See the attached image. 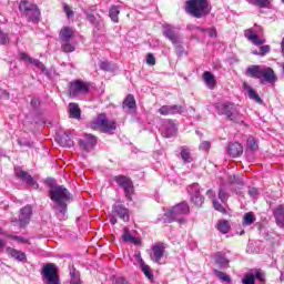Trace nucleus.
Returning <instances> with one entry per match:
<instances>
[{"mask_svg": "<svg viewBox=\"0 0 284 284\" xmlns=\"http://www.w3.org/2000/svg\"><path fill=\"white\" fill-rule=\"evenodd\" d=\"M49 199L53 202L52 210L55 212V216L59 221L65 220L68 214V201L70 200V191L63 185L52 186L49 190Z\"/></svg>", "mask_w": 284, "mask_h": 284, "instance_id": "nucleus-1", "label": "nucleus"}, {"mask_svg": "<svg viewBox=\"0 0 284 284\" xmlns=\"http://www.w3.org/2000/svg\"><path fill=\"white\" fill-rule=\"evenodd\" d=\"M185 10L195 19H203V17H207V14H210L207 0H187Z\"/></svg>", "mask_w": 284, "mask_h": 284, "instance_id": "nucleus-2", "label": "nucleus"}, {"mask_svg": "<svg viewBox=\"0 0 284 284\" xmlns=\"http://www.w3.org/2000/svg\"><path fill=\"white\" fill-rule=\"evenodd\" d=\"M219 114H224L229 121H233L234 123H240L242 115L241 111L239 110V105L225 102L217 106Z\"/></svg>", "mask_w": 284, "mask_h": 284, "instance_id": "nucleus-3", "label": "nucleus"}, {"mask_svg": "<svg viewBox=\"0 0 284 284\" xmlns=\"http://www.w3.org/2000/svg\"><path fill=\"white\" fill-rule=\"evenodd\" d=\"M184 214H190V204H187V202L176 204L165 213V216L170 219V221H178V223L183 224L185 223V217L180 216Z\"/></svg>", "mask_w": 284, "mask_h": 284, "instance_id": "nucleus-4", "label": "nucleus"}, {"mask_svg": "<svg viewBox=\"0 0 284 284\" xmlns=\"http://www.w3.org/2000/svg\"><path fill=\"white\" fill-rule=\"evenodd\" d=\"M19 10L22 14H24V17L29 19V21H32L33 23H37V21H39V17H41L39 7L30 1H21Z\"/></svg>", "mask_w": 284, "mask_h": 284, "instance_id": "nucleus-5", "label": "nucleus"}, {"mask_svg": "<svg viewBox=\"0 0 284 284\" xmlns=\"http://www.w3.org/2000/svg\"><path fill=\"white\" fill-rule=\"evenodd\" d=\"M90 128L92 130H101L103 132H112V130H116V122L109 121L105 118V114H100L90 123Z\"/></svg>", "mask_w": 284, "mask_h": 284, "instance_id": "nucleus-6", "label": "nucleus"}, {"mask_svg": "<svg viewBox=\"0 0 284 284\" xmlns=\"http://www.w3.org/2000/svg\"><path fill=\"white\" fill-rule=\"evenodd\" d=\"M115 216H119L124 223H128V221H130V210L123 204L115 203L112 206V214L109 215V221L112 225H116L118 223Z\"/></svg>", "mask_w": 284, "mask_h": 284, "instance_id": "nucleus-7", "label": "nucleus"}, {"mask_svg": "<svg viewBox=\"0 0 284 284\" xmlns=\"http://www.w3.org/2000/svg\"><path fill=\"white\" fill-rule=\"evenodd\" d=\"M74 38V31L70 27H64L60 31L61 48L64 52H74V45L70 43Z\"/></svg>", "mask_w": 284, "mask_h": 284, "instance_id": "nucleus-8", "label": "nucleus"}, {"mask_svg": "<svg viewBox=\"0 0 284 284\" xmlns=\"http://www.w3.org/2000/svg\"><path fill=\"white\" fill-rule=\"evenodd\" d=\"M90 82L83 80H74L69 83V97H79V94H88L90 92Z\"/></svg>", "mask_w": 284, "mask_h": 284, "instance_id": "nucleus-9", "label": "nucleus"}, {"mask_svg": "<svg viewBox=\"0 0 284 284\" xmlns=\"http://www.w3.org/2000/svg\"><path fill=\"white\" fill-rule=\"evenodd\" d=\"M187 192L191 196V202L195 207H202L203 203H205V197L201 194V185H199V183H193L187 186Z\"/></svg>", "mask_w": 284, "mask_h": 284, "instance_id": "nucleus-10", "label": "nucleus"}, {"mask_svg": "<svg viewBox=\"0 0 284 284\" xmlns=\"http://www.w3.org/2000/svg\"><path fill=\"white\" fill-rule=\"evenodd\" d=\"M115 183L124 191L128 201H132V194L134 193V186L132 180L124 175H118L114 178Z\"/></svg>", "mask_w": 284, "mask_h": 284, "instance_id": "nucleus-11", "label": "nucleus"}, {"mask_svg": "<svg viewBox=\"0 0 284 284\" xmlns=\"http://www.w3.org/2000/svg\"><path fill=\"white\" fill-rule=\"evenodd\" d=\"M42 275L45 284H60L57 266L54 264H45L42 268Z\"/></svg>", "mask_w": 284, "mask_h": 284, "instance_id": "nucleus-12", "label": "nucleus"}, {"mask_svg": "<svg viewBox=\"0 0 284 284\" xmlns=\"http://www.w3.org/2000/svg\"><path fill=\"white\" fill-rule=\"evenodd\" d=\"M258 34H263V28L255 24V29H247L244 32V36L253 45H263L265 43V39L258 38Z\"/></svg>", "mask_w": 284, "mask_h": 284, "instance_id": "nucleus-13", "label": "nucleus"}, {"mask_svg": "<svg viewBox=\"0 0 284 284\" xmlns=\"http://www.w3.org/2000/svg\"><path fill=\"white\" fill-rule=\"evenodd\" d=\"M185 112V106L184 105H179V104H172V105H162L159 109V114L162 116H170L174 114H183Z\"/></svg>", "mask_w": 284, "mask_h": 284, "instance_id": "nucleus-14", "label": "nucleus"}, {"mask_svg": "<svg viewBox=\"0 0 284 284\" xmlns=\"http://www.w3.org/2000/svg\"><path fill=\"white\" fill-rule=\"evenodd\" d=\"M163 34L173 43V45H179V43H181V36H179L176 28L166 24L163 27Z\"/></svg>", "mask_w": 284, "mask_h": 284, "instance_id": "nucleus-15", "label": "nucleus"}, {"mask_svg": "<svg viewBox=\"0 0 284 284\" xmlns=\"http://www.w3.org/2000/svg\"><path fill=\"white\" fill-rule=\"evenodd\" d=\"M79 145L84 152H90V150H93L94 145H97V136L84 134L83 138L79 140Z\"/></svg>", "mask_w": 284, "mask_h": 284, "instance_id": "nucleus-16", "label": "nucleus"}, {"mask_svg": "<svg viewBox=\"0 0 284 284\" xmlns=\"http://www.w3.org/2000/svg\"><path fill=\"white\" fill-rule=\"evenodd\" d=\"M152 252L153 253L150 255L151 261H153V263H161V258H163L165 254V245L159 242L152 247Z\"/></svg>", "mask_w": 284, "mask_h": 284, "instance_id": "nucleus-17", "label": "nucleus"}, {"mask_svg": "<svg viewBox=\"0 0 284 284\" xmlns=\"http://www.w3.org/2000/svg\"><path fill=\"white\" fill-rule=\"evenodd\" d=\"M30 219H32V206L26 205L20 210V215H19L20 227H26V225L30 223Z\"/></svg>", "mask_w": 284, "mask_h": 284, "instance_id": "nucleus-18", "label": "nucleus"}, {"mask_svg": "<svg viewBox=\"0 0 284 284\" xmlns=\"http://www.w3.org/2000/svg\"><path fill=\"white\" fill-rule=\"evenodd\" d=\"M19 57L22 61H27V63H31V65H34L36 68H38V70H40L42 74H48V69H45V64H43V62L37 59H32L30 55L23 52L20 53Z\"/></svg>", "mask_w": 284, "mask_h": 284, "instance_id": "nucleus-19", "label": "nucleus"}, {"mask_svg": "<svg viewBox=\"0 0 284 284\" xmlns=\"http://www.w3.org/2000/svg\"><path fill=\"white\" fill-rule=\"evenodd\" d=\"M226 154L232 156V159H236L243 154V145L239 142H231L227 145Z\"/></svg>", "mask_w": 284, "mask_h": 284, "instance_id": "nucleus-20", "label": "nucleus"}, {"mask_svg": "<svg viewBox=\"0 0 284 284\" xmlns=\"http://www.w3.org/2000/svg\"><path fill=\"white\" fill-rule=\"evenodd\" d=\"M174 134H176V124H174L172 120H168L163 124L162 136H164V139H172Z\"/></svg>", "mask_w": 284, "mask_h": 284, "instance_id": "nucleus-21", "label": "nucleus"}, {"mask_svg": "<svg viewBox=\"0 0 284 284\" xmlns=\"http://www.w3.org/2000/svg\"><path fill=\"white\" fill-rule=\"evenodd\" d=\"M16 176L18 179H21L24 183H27V185H32L33 187H39V184H37V182H34V179L32 178V175H30L26 171H22V170L16 171Z\"/></svg>", "mask_w": 284, "mask_h": 284, "instance_id": "nucleus-22", "label": "nucleus"}, {"mask_svg": "<svg viewBox=\"0 0 284 284\" xmlns=\"http://www.w3.org/2000/svg\"><path fill=\"white\" fill-rule=\"evenodd\" d=\"M246 77L251 79H263V69H261V65H250L246 69Z\"/></svg>", "mask_w": 284, "mask_h": 284, "instance_id": "nucleus-23", "label": "nucleus"}, {"mask_svg": "<svg viewBox=\"0 0 284 284\" xmlns=\"http://www.w3.org/2000/svg\"><path fill=\"white\" fill-rule=\"evenodd\" d=\"M7 254H9V256H11V258H14L19 263H22L23 261H27V258H28L26 256L24 252H21L17 248H12V247H7Z\"/></svg>", "mask_w": 284, "mask_h": 284, "instance_id": "nucleus-24", "label": "nucleus"}, {"mask_svg": "<svg viewBox=\"0 0 284 284\" xmlns=\"http://www.w3.org/2000/svg\"><path fill=\"white\" fill-rule=\"evenodd\" d=\"M203 81L210 90H214V88H216V77H214L212 72L205 71L203 73Z\"/></svg>", "mask_w": 284, "mask_h": 284, "instance_id": "nucleus-25", "label": "nucleus"}, {"mask_svg": "<svg viewBox=\"0 0 284 284\" xmlns=\"http://www.w3.org/2000/svg\"><path fill=\"white\" fill-rule=\"evenodd\" d=\"M57 141L62 148H72L74 145V141L68 133H63L62 135L58 136Z\"/></svg>", "mask_w": 284, "mask_h": 284, "instance_id": "nucleus-26", "label": "nucleus"}, {"mask_svg": "<svg viewBox=\"0 0 284 284\" xmlns=\"http://www.w3.org/2000/svg\"><path fill=\"white\" fill-rule=\"evenodd\" d=\"M262 79H264L266 83H275L277 78L272 68H266L262 70Z\"/></svg>", "mask_w": 284, "mask_h": 284, "instance_id": "nucleus-27", "label": "nucleus"}, {"mask_svg": "<svg viewBox=\"0 0 284 284\" xmlns=\"http://www.w3.org/2000/svg\"><path fill=\"white\" fill-rule=\"evenodd\" d=\"M276 223L280 227H284V206L278 205L274 211Z\"/></svg>", "mask_w": 284, "mask_h": 284, "instance_id": "nucleus-28", "label": "nucleus"}, {"mask_svg": "<svg viewBox=\"0 0 284 284\" xmlns=\"http://www.w3.org/2000/svg\"><path fill=\"white\" fill-rule=\"evenodd\" d=\"M69 113L71 119H81V109L77 103L69 104Z\"/></svg>", "mask_w": 284, "mask_h": 284, "instance_id": "nucleus-29", "label": "nucleus"}, {"mask_svg": "<svg viewBox=\"0 0 284 284\" xmlns=\"http://www.w3.org/2000/svg\"><path fill=\"white\" fill-rule=\"evenodd\" d=\"M122 108H128V110H135L136 100L134 99V95L128 94L123 101Z\"/></svg>", "mask_w": 284, "mask_h": 284, "instance_id": "nucleus-30", "label": "nucleus"}, {"mask_svg": "<svg viewBox=\"0 0 284 284\" xmlns=\"http://www.w3.org/2000/svg\"><path fill=\"white\" fill-rule=\"evenodd\" d=\"M119 14H121V10H119L118 6H112L109 10V17L113 23H119Z\"/></svg>", "mask_w": 284, "mask_h": 284, "instance_id": "nucleus-31", "label": "nucleus"}, {"mask_svg": "<svg viewBox=\"0 0 284 284\" xmlns=\"http://www.w3.org/2000/svg\"><path fill=\"white\" fill-rule=\"evenodd\" d=\"M181 159L184 161V163H192V153L190 152V149L186 146H182L181 149Z\"/></svg>", "mask_w": 284, "mask_h": 284, "instance_id": "nucleus-32", "label": "nucleus"}, {"mask_svg": "<svg viewBox=\"0 0 284 284\" xmlns=\"http://www.w3.org/2000/svg\"><path fill=\"white\" fill-rule=\"evenodd\" d=\"M87 21H89V23H91V26H93L95 30H101V22L93 13L87 12Z\"/></svg>", "mask_w": 284, "mask_h": 284, "instance_id": "nucleus-33", "label": "nucleus"}, {"mask_svg": "<svg viewBox=\"0 0 284 284\" xmlns=\"http://www.w3.org/2000/svg\"><path fill=\"white\" fill-rule=\"evenodd\" d=\"M215 263H216V265H219V267L221 270H223V267H227V264L230 262L227 261V258H225V256H223V254L216 253L215 254Z\"/></svg>", "mask_w": 284, "mask_h": 284, "instance_id": "nucleus-34", "label": "nucleus"}, {"mask_svg": "<svg viewBox=\"0 0 284 284\" xmlns=\"http://www.w3.org/2000/svg\"><path fill=\"white\" fill-rule=\"evenodd\" d=\"M245 90L247 91L250 99H252L256 103H263V99H261L258 93H256V91L252 89V87H245Z\"/></svg>", "mask_w": 284, "mask_h": 284, "instance_id": "nucleus-35", "label": "nucleus"}, {"mask_svg": "<svg viewBox=\"0 0 284 284\" xmlns=\"http://www.w3.org/2000/svg\"><path fill=\"white\" fill-rule=\"evenodd\" d=\"M248 274H253V278L260 281L261 283L265 282V272H263L261 268H254Z\"/></svg>", "mask_w": 284, "mask_h": 284, "instance_id": "nucleus-36", "label": "nucleus"}, {"mask_svg": "<svg viewBox=\"0 0 284 284\" xmlns=\"http://www.w3.org/2000/svg\"><path fill=\"white\" fill-rule=\"evenodd\" d=\"M122 239L125 243H134L135 245L139 244V240L130 233L128 229H124V233L122 235Z\"/></svg>", "mask_w": 284, "mask_h": 284, "instance_id": "nucleus-37", "label": "nucleus"}, {"mask_svg": "<svg viewBox=\"0 0 284 284\" xmlns=\"http://www.w3.org/2000/svg\"><path fill=\"white\" fill-rule=\"evenodd\" d=\"M71 283L70 284H81V274L77 268L70 270Z\"/></svg>", "mask_w": 284, "mask_h": 284, "instance_id": "nucleus-38", "label": "nucleus"}, {"mask_svg": "<svg viewBox=\"0 0 284 284\" xmlns=\"http://www.w3.org/2000/svg\"><path fill=\"white\" fill-rule=\"evenodd\" d=\"M217 230L222 234H227V232H230V222L225 220L220 221L217 223Z\"/></svg>", "mask_w": 284, "mask_h": 284, "instance_id": "nucleus-39", "label": "nucleus"}, {"mask_svg": "<svg viewBox=\"0 0 284 284\" xmlns=\"http://www.w3.org/2000/svg\"><path fill=\"white\" fill-rule=\"evenodd\" d=\"M254 221H256V217L254 216V213L248 212L244 214L243 217V225L244 226H250L254 223Z\"/></svg>", "mask_w": 284, "mask_h": 284, "instance_id": "nucleus-40", "label": "nucleus"}, {"mask_svg": "<svg viewBox=\"0 0 284 284\" xmlns=\"http://www.w3.org/2000/svg\"><path fill=\"white\" fill-rule=\"evenodd\" d=\"M213 272H214L215 276H217V278H220V281H224V283H232V278L226 273H223L219 270H213Z\"/></svg>", "mask_w": 284, "mask_h": 284, "instance_id": "nucleus-41", "label": "nucleus"}, {"mask_svg": "<svg viewBox=\"0 0 284 284\" xmlns=\"http://www.w3.org/2000/svg\"><path fill=\"white\" fill-rule=\"evenodd\" d=\"M248 3L253 6H257V8H270V0H246Z\"/></svg>", "mask_w": 284, "mask_h": 284, "instance_id": "nucleus-42", "label": "nucleus"}, {"mask_svg": "<svg viewBox=\"0 0 284 284\" xmlns=\"http://www.w3.org/2000/svg\"><path fill=\"white\" fill-rule=\"evenodd\" d=\"M140 267L143 272V274L146 276V278H149L150 281H152V278H154V274H152V271H150V265L142 262Z\"/></svg>", "mask_w": 284, "mask_h": 284, "instance_id": "nucleus-43", "label": "nucleus"}, {"mask_svg": "<svg viewBox=\"0 0 284 284\" xmlns=\"http://www.w3.org/2000/svg\"><path fill=\"white\" fill-rule=\"evenodd\" d=\"M246 148L247 150H251V152H256V150H258V144L256 143V140H254V138H248L246 140Z\"/></svg>", "mask_w": 284, "mask_h": 284, "instance_id": "nucleus-44", "label": "nucleus"}, {"mask_svg": "<svg viewBox=\"0 0 284 284\" xmlns=\"http://www.w3.org/2000/svg\"><path fill=\"white\" fill-rule=\"evenodd\" d=\"M243 284H256V281L254 278V274H246L244 278L242 280Z\"/></svg>", "mask_w": 284, "mask_h": 284, "instance_id": "nucleus-45", "label": "nucleus"}, {"mask_svg": "<svg viewBox=\"0 0 284 284\" xmlns=\"http://www.w3.org/2000/svg\"><path fill=\"white\" fill-rule=\"evenodd\" d=\"M0 43L1 45H8L10 43V38H8L7 33H3L0 29Z\"/></svg>", "mask_w": 284, "mask_h": 284, "instance_id": "nucleus-46", "label": "nucleus"}, {"mask_svg": "<svg viewBox=\"0 0 284 284\" xmlns=\"http://www.w3.org/2000/svg\"><path fill=\"white\" fill-rule=\"evenodd\" d=\"M213 207L217 212H222V214H225V209H224L223 204H220L217 200H213Z\"/></svg>", "mask_w": 284, "mask_h": 284, "instance_id": "nucleus-47", "label": "nucleus"}, {"mask_svg": "<svg viewBox=\"0 0 284 284\" xmlns=\"http://www.w3.org/2000/svg\"><path fill=\"white\" fill-rule=\"evenodd\" d=\"M219 199L222 203H227V193H225L223 187L220 189Z\"/></svg>", "mask_w": 284, "mask_h": 284, "instance_id": "nucleus-48", "label": "nucleus"}, {"mask_svg": "<svg viewBox=\"0 0 284 284\" xmlns=\"http://www.w3.org/2000/svg\"><path fill=\"white\" fill-rule=\"evenodd\" d=\"M100 69L104 72H110V70H112V65L108 61H102L100 62Z\"/></svg>", "mask_w": 284, "mask_h": 284, "instance_id": "nucleus-49", "label": "nucleus"}, {"mask_svg": "<svg viewBox=\"0 0 284 284\" xmlns=\"http://www.w3.org/2000/svg\"><path fill=\"white\" fill-rule=\"evenodd\" d=\"M271 47L268 44L262 45L260 48V57H265V54L270 53Z\"/></svg>", "mask_w": 284, "mask_h": 284, "instance_id": "nucleus-50", "label": "nucleus"}, {"mask_svg": "<svg viewBox=\"0 0 284 284\" xmlns=\"http://www.w3.org/2000/svg\"><path fill=\"white\" fill-rule=\"evenodd\" d=\"M146 63L148 65H156V59L154 58V54L149 53L146 55Z\"/></svg>", "mask_w": 284, "mask_h": 284, "instance_id": "nucleus-51", "label": "nucleus"}, {"mask_svg": "<svg viewBox=\"0 0 284 284\" xmlns=\"http://www.w3.org/2000/svg\"><path fill=\"white\" fill-rule=\"evenodd\" d=\"M9 239H13V241H17V243H28L27 239H23L19 235H9Z\"/></svg>", "mask_w": 284, "mask_h": 284, "instance_id": "nucleus-52", "label": "nucleus"}, {"mask_svg": "<svg viewBox=\"0 0 284 284\" xmlns=\"http://www.w3.org/2000/svg\"><path fill=\"white\" fill-rule=\"evenodd\" d=\"M212 148V144L209 141H204L200 145V150H203L204 152H207Z\"/></svg>", "mask_w": 284, "mask_h": 284, "instance_id": "nucleus-53", "label": "nucleus"}, {"mask_svg": "<svg viewBox=\"0 0 284 284\" xmlns=\"http://www.w3.org/2000/svg\"><path fill=\"white\" fill-rule=\"evenodd\" d=\"M39 105H41V100H39V98H33L31 100V106L33 110H37L39 108Z\"/></svg>", "mask_w": 284, "mask_h": 284, "instance_id": "nucleus-54", "label": "nucleus"}, {"mask_svg": "<svg viewBox=\"0 0 284 284\" xmlns=\"http://www.w3.org/2000/svg\"><path fill=\"white\" fill-rule=\"evenodd\" d=\"M202 32H207L209 37H216V29H201Z\"/></svg>", "mask_w": 284, "mask_h": 284, "instance_id": "nucleus-55", "label": "nucleus"}, {"mask_svg": "<svg viewBox=\"0 0 284 284\" xmlns=\"http://www.w3.org/2000/svg\"><path fill=\"white\" fill-rule=\"evenodd\" d=\"M18 145H20V148H23V145H24L26 148H31V146H32V142H30V141L23 142V141H21V140H18Z\"/></svg>", "mask_w": 284, "mask_h": 284, "instance_id": "nucleus-56", "label": "nucleus"}, {"mask_svg": "<svg viewBox=\"0 0 284 284\" xmlns=\"http://www.w3.org/2000/svg\"><path fill=\"white\" fill-rule=\"evenodd\" d=\"M248 194H250V196H252L254 199L255 196L258 195V190L255 187H251V189H248Z\"/></svg>", "mask_w": 284, "mask_h": 284, "instance_id": "nucleus-57", "label": "nucleus"}, {"mask_svg": "<svg viewBox=\"0 0 284 284\" xmlns=\"http://www.w3.org/2000/svg\"><path fill=\"white\" fill-rule=\"evenodd\" d=\"M176 48V54L178 57H183V47H181V43L174 44Z\"/></svg>", "mask_w": 284, "mask_h": 284, "instance_id": "nucleus-58", "label": "nucleus"}, {"mask_svg": "<svg viewBox=\"0 0 284 284\" xmlns=\"http://www.w3.org/2000/svg\"><path fill=\"white\" fill-rule=\"evenodd\" d=\"M47 184L50 185L51 190H52V187L58 186L57 185V181L54 179H52V178L47 179Z\"/></svg>", "mask_w": 284, "mask_h": 284, "instance_id": "nucleus-59", "label": "nucleus"}, {"mask_svg": "<svg viewBox=\"0 0 284 284\" xmlns=\"http://www.w3.org/2000/svg\"><path fill=\"white\" fill-rule=\"evenodd\" d=\"M115 284H130L124 277H116Z\"/></svg>", "mask_w": 284, "mask_h": 284, "instance_id": "nucleus-60", "label": "nucleus"}, {"mask_svg": "<svg viewBox=\"0 0 284 284\" xmlns=\"http://www.w3.org/2000/svg\"><path fill=\"white\" fill-rule=\"evenodd\" d=\"M64 12L67 17H72V14H74V11H71L70 7L68 6H64Z\"/></svg>", "mask_w": 284, "mask_h": 284, "instance_id": "nucleus-61", "label": "nucleus"}, {"mask_svg": "<svg viewBox=\"0 0 284 284\" xmlns=\"http://www.w3.org/2000/svg\"><path fill=\"white\" fill-rule=\"evenodd\" d=\"M135 258H136V261H138V263H139L140 265H143V263H145V262L143 261V257H141V253L136 254V255H135Z\"/></svg>", "mask_w": 284, "mask_h": 284, "instance_id": "nucleus-62", "label": "nucleus"}, {"mask_svg": "<svg viewBox=\"0 0 284 284\" xmlns=\"http://www.w3.org/2000/svg\"><path fill=\"white\" fill-rule=\"evenodd\" d=\"M282 57L284 58V37L281 42Z\"/></svg>", "mask_w": 284, "mask_h": 284, "instance_id": "nucleus-63", "label": "nucleus"}, {"mask_svg": "<svg viewBox=\"0 0 284 284\" xmlns=\"http://www.w3.org/2000/svg\"><path fill=\"white\" fill-rule=\"evenodd\" d=\"M206 195H209L210 197L214 196V191L207 190L206 191Z\"/></svg>", "mask_w": 284, "mask_h": 284, "instance_id": "nucleus-64", "label": "nucleus"}]
</instances>
